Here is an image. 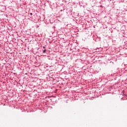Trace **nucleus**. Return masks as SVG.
<instances>
[{
	"label": "nucleus",
	"mask_w": 127,
	"mask_h": 127,
	"mask_svg": "<svg viewBox=\"0 0 127 127\" xmlns=\"http://www.w3.org/2000/svg\"><path fill=\"white\" fill-rule=\"evenodd\" d=\"M46 50L45 49L43 51V53H46Z\"/></svg>",
	"instance_id": "nucleus-1"
},
{
	"label": "nucleus",
	"mask_w": 127,
	"mask_h": 127,
	"mask_svg": "<svg viewBox=\"0 0 127 127\" xmlns=\"http://www.w3.org/2000/svg\"><path fill=\"white\" fill-rule=\"evenodd\" d=\"M43 48L44 49H45V46H43Z\"/></svg>",
	"instance_id": "nucleus-2"
},
{
	"label": "nucleus",
	"mask_w": 127,
	"mask_h": 127,
	"mask_svg": "<svg viewBox=\"0 0 127 127\" xmlns=\"http://www.w3.org/2000/svg\"><path fill=\"white\" fill-rule=\"evenodd\" d=\"M30 14L31 15H32V13H30Z\"/></svg>",
	"instance_id": "nucleus-3"
},
{
	"label": "nucleus",
	"mask_w": 127,
	"mask_h": 127,
	"mask_svg": "<svg viewBox=\"0 0 127 127\" xmlns=\"http://www.w3.org/2000/svg\"><path fill=\"white\" fill-rule=\"evenodd\" d=\"M61 11H62V10H61Z\"/></svg>",
	"instance_id": "nucleus-4"
}]
</instances>
